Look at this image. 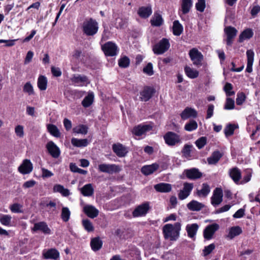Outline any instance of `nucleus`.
<instances>
[{"mask_svg": "<svg viewBox=\"0 0 260 260\" xmlns=\"http://www.w3.org/2000/svg\"><path fill=\"white\" fill-rule=\"evenodd\" d=\"M181 226L180 222H176L174 224H165L162 228L164 238L171 241L176 240L179 236Z\"/></svg>", "mask_w": 260, "mask_h": 260, "instance_id": "nucleus-1", "label": "nucleus"}, {"mask_svg": "<svg viewBox=\"0 0 260 260\" xmlns=\"http://www.w3.org/2000/svg\"><path fill=\"white\" fill-rule=\"evenodd\" d=\"M82 28L83 34L86 36H93L98 31L99 23L92 18H86L83 22Z\"/></svg>", "mask_w": 260, "mask_h": 260, "instance_id": "nucleus-2", "label": "nucleus"}, {"mask_svg": "<svg viewBox=\"0 0 260 260\" xmlns=\"http://www.w3.org/2000/svg\"><path fill=\"white\" fill-rule=\"evenodd\" d=\"M169 40L163 38L153 46L152 50L154 54L160 55L166 52L170 48Z\"/></svg>", "mask_w": 260, "mask_h": 260, "instance_id": "nucleus-3", "label": "nucleus"}, {"mask_svg": "<svg viewBox=\"0 0 260 260\" xmlns=\"http://www.w3.org/2000/svg\"><path fill=\"white\" fill-rule=\"evenodd\" d=\"M98 169L101 172L112 174L120 172L121 168L115 164H102L99 165Z\"/></svg>", "mask_w": 260, "mask_h": 260, "instance_id": "nucleus-4", "label": "nucleus"}, {"mask_svg": "<svg viewBox=\"0 0 260 260\" xmlns=\"http://www.w3.org/2000/svg\"><path fill=\"white\" fill-rule=\"evenodd\" d=\"M164 138L166 143L170 146H175L181 141L180 136L172 132H167L164 135Z\"/></svg>", "mask_w": 260, "mask_h": 260, "instance_id": "nucleus-5", "label": "nucleus"}, {"mask_svg": "<svg viewBox=\"0 0 260 260\" xmlns=\"http://www.w3.org/2000/svg\"><path fill=\"white\" fill-rule=\"evenodd\" d=\"M189 56L194 65L198 67L202 65L203 55L197 48H193L190 49L189 52Z\"/></svg>", "mask_w": 260, "mask_h": 260, "instance_id": "nucleus-6", "label": "nucleus"}, {"mask_svg": "<svg viewBox=\"0 0 260 260\" xmlns=\"http://www.w3.org/2000/svg\"><path fill=\"white\" fill-rule=\"evenodd\" d=\"M71 81L76 86H86L90 83L88 78L85 75L74 74L71 78Z\"/></svg>", "mask_w": 260, "mask_h": 260, "instance_id": "nucleus-7", "label": "nucleus"}, {"mask_svg": "<svg viewBox=\"0 0 260 260\" xmlns=\"http://www.w3.org/2000/svg\"><path fill=\"white\" fill-rule=\"evenodd\" d=\"M102 49L106 56H113L117 54V47L111 42L105 43L102 46Z\"/></svg>", "mask_w": 260, "mask_h": 260, "instance_id": "nucleus-8", "label": "nucleus"}, {"mask_svg": "<svg viewBox=\"0 0 260 260\" xmlns=\"http://www.w3.org/2000/svg\"><path fill=\"white\" fill-rule=\"evenodd\" d=\"M150 209L148 202H145L138 206L133 212L134 217H139L145 215Z\"/></svg>", "mask_w": 260, "mask_h": 260, "instance_id": "nucleus-9", "label": "nucleus"}, {"mask_svg": "<svg viewBox=\"0 0 260 260\" xmlns=\"http://www.w3.org/2000/svg\"><path fill=\"white\" fill-rule=\"evenodd\" d=\"M224 30L226 35V45L231 46L233 42V39L237 35V30L235 27L232 26L226 27Z\"/></svg>", "mask_w": 260, "mask_h": 260, "instance_id": "nucleus-10", "label": "nucleus"}, {"mask_svg": "<svg viewBox=\"0 0 260 260\" xmlns=\"http://www.w3.org/2000/svg\"><path fill=\"white\" fill-rule=\"evenodd\" d=\"M223 192L220 188H216L212 197L211 198V202L213 206L216 207L219 205L222 201Z\"/></svg>", "mask_w": 260, "mask_h": 260, "instance_id": "nucleus-11", "label": "nucleus"}, {"mask_svg": "<svg viewBox=\"0 0 260 260\" xmlns=\"http://www.w3.org/2000/svg\"><path fill=\"white\" fill-rule=\"evenodd\" d=\"M31 230L33 232L41 231L44 234L49 235L51 234V230L48 227L46 222L40 221L35 223Z\"/></svg>", "mask_w": 260, "mask_h": 260, "instance_id": "nucleus-12", "label": "nucleus"}, {"mask_svg": "<svg viewBox=\"0 0 260 260\" xmlns=\"http://www.w3.org/2000/svg\"><path fill=\"white\" fill-rule=\"evenodd\" d=\"M219 225L216 223H213L208 225L204 230V237L206 240H210L215 232L219 229Z\"/></svg>", "mask_w": 260, "mask_h": 260, "instance_id": "nucleus-13", "label": "nucleus"}, {"mask_svg": "<svg viewBox=\"0 0 260 260\" xmlns=\"http://www.w3.org/2000/svg\"><path fill=\"white\" fill-rule=\"evenodd\" d=\"M193 184L185 182L183 184V188L178 193V198L180 200L186 199L189 194L193 188Z\"/></svg>", "mask_w": 260, "mask_h": 260, "instance_id": "nucleus-14", "label": "nucleus"}, {"mask_svg": "<svg viewBox=\"0 0 260 260\" xmlns=\"http://www.w3.org/2000/svg\"><path fill=\"white\" fill-rule=\"evenodd\" d=\"M46 148L50 154L53 158H58L60 154V151L58 146L52 141H49L46 145Z\"/></svg>", "mask_w": 260, "mask_h": 260, "instance_id": "nucleus-15", "label": "nucleus"}, {"mask_svg": "<svg viewBox=\"0 0 260 260\" xmlns=\"http://www.w3.org/2000/svg\"><path fill=\"white\" fill-rule=\"evenodd\" d=\"M184 174H185L187 178L190 180H196L202 176V173L199 171V169L195 168L185 170Z\"/></svg>", "mask_w": 260, "mask_h": 260, "instance_id": "nucleus-16", "label": "nucleus"}, {"mask_svg": "<svg viewBox=\"0 0 260 260\" xmlns=\"http://www.w3.org/2000/svg\"><path fill=\"white\" fill-rule=\"evenodd\" d=\"M155 90L152 87L145 86L140 93V99L142 101L147 102L150 99L154 93Z\"/></svg>", "mask_w": 260, "mask_h": 260, "instance_id": "nucleus-17", "label": "nucleus"}, {"mask_svg": "<svg viewBox=\"0 0 260 260\" xmlns=\"http://www.w3.org/2000/svg\"><path fill=\"white\" fill-rule=\"evenodd\" d=\"M33 169L32 164L30 160L24 159L22 164L19 167L18 171L22 174H27L30 173Z\"/></svg>", "mask_w": 260, "mask_h": 260, "instance_id": "nucleus-18", "label": "nucleus"}, {"mask_svg": "<svg viewBox=\"0 0 260 260\" xmlns=\"http://www.w3.org/2000/svg\"><path fill=\"white\" fill-rule=\"evenodd\" d=\"M152 128V126L149 124H139L133 128L132 133L136 136H140L146 132L151 130Z\"/></svg>", "mask_w": 260, "mask_h": 260, "instance_id": "nucleus-19", "label": "nucleus"}, {"mask_svg": "<svg viewBox=\"0 0 260 260\" xmlns=\"http://www.w3.org/2000/svg\"><path fill=\"white\" fill-rule=\"evenodd\" d=\"M83 212L89 218L96 217L99 213V210L93 206L86 205L83 207Z\"/></svg>", "mask_w": 260, "mask_h": 260, "instance_id": "nucleus-20", "label": "nucleus"}, {"mask_svg": "<svg viewBox=\"0 0 260 260\" xmlns=\"http://www.w3.org/2000/svg\"><path fill=\"white\" fill-rule=\"evenodd\" d=\"M114 152L120 157H124L127 153L126 148L120 143L114 144L112 145Z\"/></svg>", "mask_w": 260, "mask_h": 260, "instance_id": "nucleus-21", "label": "nucleus"}, {"mask_svg": "<svg viewBox=\"0 0 260 260\" xmlns=\"http://www.w3.org/2000/svg\"><path fill=\"white\" fill-rule=\"evenodd\" d=\"M198 113L194 109L187 107L181 113L180 116L182 119H187L188 118L193 117L196 118Z\"/></svg>", "mask_w": 260, "mask_h": 260, "instance_id": "nucleus-22", "label": "nucleus"}, {"mask_svg": "<svg viewBox=\"0 0 260 260\" xmlns=\"http://www.w3.org/2000/svg\"><path fill=\"white\" fill-rule=\"evenodd\" d=\"M43 255L45 259L56 260L59 256V253L56 249L51 248L46 251H43Z\"/></svg>", "mask_w": 260, "mask_h": 260, "instance_id": "nucleus-23", "label": "nucleus"}, {"mask_svg": "<svg viewBox=\"0 0 260 260\" xmlns=\"http://www.w3.org/2000/svg\"><path fill=\"white\" fill-rule=\"evenodd\" d=\"M158 168L159 165L156 163H154L150 165H146L142 168L141 172L144 175L148 176L156 171Z\"/></svg>", "mask_w": 260, "mask_h": 260, "instance_id": "nucleus-24", "label": "nucleus"}, {"mask_svg": "<svg viewBox=\"0 0 260 260\" xmlns=\"http://www.w3.org/2000/svg\"><path fill=\"white\" fill-rule=\"evenodd\" d=\"M254 53L253 50L249 49L246 51L247 63L246 71L248 73H251L252 71V64L254 60Z\"/></svg>", "mask_w": 260, "mask_h": 260, "instance_id": "nucleus-25", "label": "nucleus"}, {"mask_svg": "<svg viewBox=\"0 0 260 260\" xmlns=\"http://www.w3.org/2000/svg\"><path fill=\"white\" fill-rule=\"evenodd\" d=\"M223 154L219 151H214L212 155L207 158V161L209 165H215L222 157Z\"/></svg>", "mask_w": 260, "mask_h": 260, "instance_id": "nucleus-26", "label": "nucleus"}, {"mask_svg": "<svg viewBox=\"0 0 260 260\" xmlns=\"http://www.w3.org/2000/svg\"><path fill=\"white\" fill-rule=\"evenodd\" d=\"M229 174L234 182L238 184L241 178L240 170L238 168L235 167L230 170Z\"/></svg>", "mask_w": 260, "mask_h": 260, "instance_id": "nucleus-27", "label": "nucleus"}, {"mask_svg": "<svg viewBox=\"0 0 260 260\" xmlns=\"http://www.w3.org/2000/svg\"><path fill=\"white\" fill-rule=\"evenodd\" d=\"M154 189L159 192H169L172 189V185L166 183H160L154 186Z\"/></svg>", "mask_w": 260, "mask_h": 260, "instance_id": "nucleus-28", "label": "nucleus"}, {"mask_svg": "<svg viewBox=\"0 0 260 260\" xmlns=\"http://www.w3.org/2000/svg\"><path fill=\"white\" fill-rule=\"evenodd\" d=\"M152 11L151 6L140 7L138 14L142 18H147L152 14Z\"/></svg>", "mask_w": 260, "mask_h": 260, "instance_id": "nucleus-29", "label": "nucleus"}, {"mask_svg": "<svg viewBox=\"0 0 260 260\" xmlns=\"http://www.w3.org/2000/svg\"><path fill=\"white\" fill-rule=\"evenodd\" d=\"M204 205L197 201L192 200L187 204L188 209L192 211H199L204 207Z\"/></svg>", "mask_w": 260, "mask_h": 260, "instance_id": "nucleus-30", "label": "nucleus"}, {"mask_svg": "<svg viewBox=\"0 0 260 260\" xmlns=\"http://www.w3.org/2000/svg\"><path fill=\"white\" fill-rule=\"evenodd\" d=\"M103 241L100 237H95L91 239L90 246L92 250L94 251L99 250L102 247Z\"/></svg>", "mask_w": 260, "mask_h": 260, "instance_id": "nucleus-31", "label": "nucleus"}, {"mask_svg": "<svg viewBox=\"0 0 260 260\" xmlns=\"http://www.w3.org/2000/svg\"><path fill=\"white\" fill-rule=\"evenodd\" d=\"M199 229V225L197 223L187 224L186 226V230L188 236L193 238L196 235Z\"/></svg>", "mask_w": 260, "mask_h": 260, "instance_id": "nucleus-32", "label": "nucleus"}, {"mask_svg": "<svg viewBox=\"0 0 260 260\" xmlns=\"http://www.w3.org/2000/svg\"><path fill=\"white\" fill-rule=\"evenodd\" d=\"M210 192V188L207 183H203L201 189L197 190V194L200 197H206Z\"/></svg>", "mask_w": 260, "mask_h": 260, "instance_id": "nucleus-33", "label": "nucleus"}, {"mask_svg": "<svg viewBox=\"0 0 260 260\" xmlns=\"http://www.w3.org/2000/svg\"><path fill=\"white\" fill-rule=\"evenodd\" d=\"M81 193L85 197L91 196L94 192V189L91 184H87L83 186L81 189Z\"/></svg>", "mask_w": 260, "mask_h": 260, "instance_id": "nucleus-34", "label": "nucleus"}, {"mask_svg": "<svg viewBox=\"0 0 260 260\" xmlns=\"http://www.w3.org/2000/svg\"><path fill=\"white\" fill-rule=\"evenodd\" d=\"M242 232V229L239 226H233L230 229L228 237L230 239L240 235Z\"/></svg>", "mask_w": 260, "mask_h": 260, "instance_id": "nucleus-35", "label": "nucleus"}, {"mask_svg": "<svg viewBox=\"0 0 260 260\" xmlns=\"http://www.w3.org/2000/svg\"><path fill=\"white\" fill-rule=\"evenodd\" d=\"M72 144L77 147H85L88 145V140L86 139H78L77 138H73L71 139Z\"/></svg>", "mask_w": 260, "mask_h": 260, "instance_id": "nucleus-36", "label": "nucleus"}, {"mask_svg": "<svg viewBox=\"0 0 260 260\" xmlns=\"http://www.w3.org/2000/svg\"><path fill=\"white\" fill-rule=\"evenodd\" d=\"M94 94L92 92L88 93L82 102V106L85 108L89 107L93 102Z\"/></svg>", "mask_w": 260, "mask_h": 260, "instance_id": "nucleus-37", "label": "nucleus"}, {"mask_svg": "<svg viewBox=\"0 0 260 260\" xmlns=\"http://www.w3.org/2000/svg\"><path fill=\"white\" fill-rule=\"evenodd\" d=\"M191 0H182L181 11L183 14L188 13L192 7Z\"/></svg>", "mask_w": 260, "mask_h": 260, "instance_id": "nucleus-38", "label": "nucleus"}, {"mask_svg": "<svg viewBox=\"0 0 260 260\" xmlns=\"http://www.w3.org/2000/svg\"><path fill=\"white\" fill-rule=\"evenodd\" d=\"M183 28L179 21L175 20L173 22V32L175 36H179L183 32Z\"/></svg>", "mask_w": 260, "mask_h": 260, "instance_id": "nucleus-39", "label": "nucleus"}, {"mask_svg": "<svg viewBox=\"0 0 260 260\" xmlns=\"http://www.w3.org/2000/svg\"><path fill=\"white\" fill-rule=\"evenodd\" d=\"M150 21L152 26H159L162 24L163 19L160 14L155 13Z\"/></svg>", "mask_w": 260, "mask_h": 260, "instance_id": "nucleus-40", "label": "nucleus"}, {"mask_svg": "<svg viewBox=\"0 0 260 260\" xmlns=\"http://www.w3.org/2000/svg\"><path fill=\"white\" fill-rule=\"evenodd\" d=\"M253 33L251 29H246L240 35L239 42L241 43L245 39H249L253 36Z\"/></svg>", "mask_w": 260, "mask_h": 260, "instance_id": "nucleus-41", "label": "nucleus"}, {"mask_svg": "<svg viewBox=\"0 0 260 260\" xmlns=\"http://www.w3.org/2000/svg\"><path fill=\"white\" fill-rule=\"evenodd\" d=\"M184 71L186 75L191 79L196 78L199 76V72L189 67H185Z\"/></svg>", "mask_w": 260, "mask_h": 260, "instance_id": "nucleus-42", "label": "nucleus"}, {"mask_svg": "<svg viewBox=\"0 0 260 260\" xmlns=\"http://www.w3.org/2000/svg\"><path fill=\"white\" fill-rule=\"evenodd\" d=\"M38 86L41 90H45L47 88V80L46 77L40 76L38 80Z\"/></svg>", "mask_w": 260, "mask_h": 260, "instance_id": "nucleus-43", "label": "nucleus"}, {"mask_svg": "<svg viewBox=\"0 0 260 260\" xmlns=\"http://www.w3.org/2000/svg\"><path fill=\"white\" fill-rule=\"evenodd\" d=\"M127 21L121 17L116 18L114 25L118 29H124L126 27Z\"/></svg>", "mask_w": 260, "mask_h": 260, "instance_id": "nucleus-44", "label": "nucleus"}, {"mask_svg": "<svg viewBox=\"0 0 260 260\" xmlns=\"http://www.w3.org/2000/svg\"><path fill=\"white\" fill-rule=\"evenodd\" d=\"M47 129L48 132L52 136L58 138L60 136V133L56 126L53 124H49L47 125Z\"/></svg>", "mask_w": 260, "mask_h": 260, "instance_id": "nucleus-45", "label": "nucleus"}, {"mask_svg": "<svg viewBox=\"0 0 260 260\" xmlns=\"http://www.w3.org/2000/svg\"><path fill=\"white\" fill-rule=\"evenodd\" d=\"M71 216V212L68 207H63L62 208L61 212V218L64 222H67L69 220Z\"/></svg>", "mask_w": 260, "mask_h": 260, "instance_id": "nucleus-46", "label": "nucleus"}, {"mask_svg": "<svg viewBox=\"0 0 260 260\" xmlns=\"http://www.w3.org/2000/svg\"><path fill=\"white\" fill-rule=\"evenodd\" d=\"M12 217L10 215H0L1 223L6 226H10Z\"/></svg>", "mask_w": 260, "mask_h": 260, "instance_id": "nucleus-47", "label": "nucleus"}, {"mask_svg": "<svg viewBox=\"0 0 260 260\" xmlns=\"http://www.w3.org/2000/svg\"><path fill=\"white\" fill-rule=\"evenodd\" d=\"M237 127L235 124H229L225 127L224 132L225 136L228 137L234 134L235 129Z\"/></svg>", "mask_w": 260, "mask_h": 260, "instance_id": "nucleus-48", "label": "nucleus"}, {"mask_svg": "<svg viewBox=\"0 0 260 260\" xmlns=\"http://www.w3.org/2000/svg\"><path fill=\"white\" fill-rule=\"evenodd\" d=\"M73 132L77 134L85 135L87 133L88 127L85 125L81 124L73 128Z\"/></svg>", "mask_w": 260, "mask_h": 260, "instance_id": "nucleus-49", "label": "nucleus"}, {"mask_svg": "<svg viewBox=\"0 0 260 260\" xmlns=\"http://www.w3.org/2000/svg\"><path fill=\"white\" fill-rule=\"evenodd\" d=\"M197 127L198 124L197 122L193 120H191L185 125L184 129L186 131L191 132L196 129Z\"/></svg>", "mask_w": 260, "mask_h": 260, "instance_id": "nucleus-50", "label": "nucleus"}, {"mask_svg": "<svg viewBox=\"0 0 260 260\" xmlns=\"http://www.w3.org/2000/svg\"><path fill=\"white\" fill-rule=\"evenodd\" d=\"M22 205L18 203H14L10 207V209L13 213H23Z\"/></svg>", "mask_w": 260, "mask_h": 260, "instance_id": "nucleus-51", "label": "nucleus"}, {"mask_svg": "<svg viewBox=\"0 0 260 260\" xmlns=\"http://www.w3.org/2000/svg\"><path fill=\"white\" fill-rule=\"evenodd\" d=\"M192 148V146L191 145L185 144L182 150V153L185 157L188 158L191 156L190 152Z\"/></svg>", "mask_w": 260, "mask_h": 260, "instance_id": "nucleus-52", "label": "nucleus"}, {"mask_svg": "<svg viewBox=\"0 0 260 260\" xmlns=\"http://www.w3.org/2000/svg\"><path fill=\"white\" fill-rule=\"evenodd\" d=\"M233 86L232 84L230 83H226L225 84L223 90L225 92L226 95L227 96H230L235 94V92L232 91Z\"/></svg>", "mask_w": 260, "mask_h": 260, "instance_id": "nucleus-53", "label": "nucleus"}, {"mask_svg": "<svg viewBox=\"0 0 260 260\" xmlns=\"http://www.w3.org/2000/svg\"><path fill=\"white\" fill-rule=\"evenodd\" d=\"M130 63L129 59L127 56L121 58L118 61V64L120 67L125 68L129 66Z\"/></svg>", "mask_w": 260, "mask_h": 260, "instance_id": "nucleus-54", "label": "nucleus"}, {"mask_svg": "<svg viewBox=\"0 0 260 260\" xmlns=\"http://www.w3.org/2000/svg\"><path fill=\"white\" fill-rule=\"evenodd\" d=\"M82 224L84 229L88 232H92L94 230L91 222L88 219L83 220Z\"/></svg>", "mask_w": 260, "mask_h": 260, "instance_id": "nucleus-55", "label": "nucleus"}, {"mask_svg": "<svg viewBox=\"0 0 260 260\" xmlns=\"http://www.w3.org/2000/svg\"><path fill=\"white\" fill-rule=\"evenodd\" d=\"M23 90L24 92L28 93V95L34 94L33 87L29 82H27L24 84Z\"/></svg>", "mask_w": 260, "mask_h": 260, "instance_id": "nucleus-56", "label": "nucleus"}, {"mask_svg": "<svg viewBox=\"0 0 260 260\" xmlns=\"http://www.w3.org/2000/svg\"><path fill=\"white\" fill-rule=\"evenodd\" d=\"M235 108V102L234 100L230 98H228L226 99L225 104L224 106V109L225 110H232Z\"/></svg>", "mask_w": 260, "mask_h": 260, "instance_id": "nucleus-57", "label": "nucleus"}, {"mask_svg": "<svg viewBox=\"0 0 260 260\" xmlns=\"http://www.w3.org/2000/svg\"><path fill=\"white\" fill-rule=\"evenodd\" d=\"M215 245L214 244L212 243L207 246H205L203 250V254L204 256H206L210 254L212 251L215 249Z\"/></svg>", "mask_w": 260, "mask_h": 260, "instance_id": "nucleus-58", "label": "nucleus"}, {"mask_svg": "<svg viewBox=\"0 0 260 260\" xmlns=\"http://www.w3.org/2000/svg\"><path fill=\"white\" fill-rule=\"evenodd\" d=\"M207 139L205 137H202L198 139L195 142L196 146L199 149H202L206 144Z\"/></svg>", "mask_w": 260, "mask_h": 260, "instance_id": "nucleus-59", "label": "nucleus"}, {"mask_svg": "<svg viewBox=\"0 0 260 260\" xmlns=\"http://www.w3.org/2000/svg\"><path fill=\"white\" fill-rule=\"evenodd\" d=\"M246 95L244 93H238L236 98V104L237 105H241L246 100Z\"/></svg>", "mask_w": 260, "mask_h": 260, "instance_id": "nucleus-60", "label": "nucleus"}, {"mask_svg": "<svg viewBox=\"0 0 260 260\" xmlns=\"http://www.w3.org/2000/svg\"><path fill=\"white\" fill-rule=\"evenodd\" d=\"M196 7L198 11L203 12L205 8V0H198Z\"/></svg>", "mask_w": 260, "mask_h": 260, "instance_id": "nucleus-61", "label": "nucleus"}, {"mask_svg": "<svg viewBox=\"0 0 260 260\" xmlns=\"http://www.w3.org/2000/svg\"><path fill=\"white\" fill-rule=\"evenodd\" d=\"M143 72L147 74L149 76H151L153 74L154 72L153 71L152 64L151 63H148L147 66L144 68Z\"/></svg>", "mask_w": 260, "mask_h": 260, "instance_id": "nucleus-62", "label": "nucleus"}, {"mask_svg": "<svg viewBox=\"0 0 260 260\" xmlns=\"http://www.w3.org/2000/svg\"><path fill=\"white\" fill-rule=\"evenodd\" d=\"M15 132L18 137L22 138L24 136L23 127L20 125L16 126L15 128Z\"/></svg>", "mask_w": 260, "mask_h": 260, "instance_id": "nucleus-63", "label": "nucleus"}, {"mask_svg": "<svg viewBox=\"0 0 260 260\" xmlns=\"http://www.w3.org/2000/svg\"><path fill=\"white\" fill-rule=\"evenodd\" d=\"M68 93H69L75 96H81L85 93V92L79 91L77 90H68L66 93H64V94H66Z\"/></svg>", "mask_w": 260, "mask_h": 260, "instance_id": "nucleus-64", "label": "nucleus"}]
</instances>
